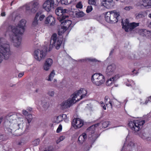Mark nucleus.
<instances>
[{
  "mask_svg": "<svg viewBox=\"0 0 151 151\" xmlns=\"http://www.w3.org/2000/svg\"><path fill=\"white\" fill-rule=\"evenodd\" d=\"M26 23L25 20H21L17 26H9L6 32V35L9 33L10 40L16 47H19L21 44V36L24 32Z\"/></svg>",
  "mask_w": 151,
  "mask_h": 151,
  "instance_id": "obj_1",
  "label": "nucleus"
},
{
  "mask_svg": "<svg viewBox=\"0 0 151 151\" xmlns=\"http://www.w3.org/2000/svg\"><path fill=\"white\" fill-rule=\"evenodd\" d=\"M87 93V91L86 89L84 88L81 89L74 93L71 98L64 101L61 103V107L63 109L70 107L73 104L84 98L86 96Z\"/></svg>",
  "mask_w": 151,
  "mask_h": 151,
  "instance_id": "obj_2",
  "label": "nucleus"
},
{
  "mask_svg": "<svg viewBox=\"0 0 151 151\" xmlns=\"http://www.w3.org/2000/svg\"><path fill=\"white\" fill-rule=\"evenodd\" d=\"M145 119L141 121L138 120L134 121L133 122L130 121L128 123V125L130 128L133 131H134L135 134L138 135L142 139H145L146 138L148 134L144 132H140L138 133L136 132L142 127L143 125L145 123Z\"/></svg>",
  "mask_w": 151,
  "mask_h": 151,
  "instance_id": "obj_3",
  "label": "nucleus"
},
{
  "mask_svg": "<svg viewBox=\"0 0 151 151\" xmlns=\"http://www.w3.org/2000/svg\"><path fill=\"white\" fill-rule=\"evenodd\" d=\"M0 53L6 60L8 59L12 54L9 45L6 44V40L3 38H0Z\"/></svg>",
  "mask_w": 151,
  "mask_h": 151,
  "instance_id": "obj_4",
  "label": "nucleus"
},
{
  "mask_svg": "<svg viewBox=\"0 0 151 151\" xmlns=\"http://www.w3.org/2000/svg\"><path fill=\"white\" fill-rule=\"evenodd\" d=\"M122 28L124 29L126 32H131L134 28L138 27L139 25V23L133 22L130 23H129L127 19H125L124 21L122 20Z\"/></svg>",
  "mask_w": 151,
  "mask_h": 151,
  "instance_id": "obj_5",
  "label": "nucleus"
},
{
  "mask_svg": "<svg viewBox=\"0 0 151 151\" xmlns=\"http://www.w3.org/2000/svg\"><path fill=\"white\" fill-rule=\"evenodd\" d=\"M142 147L138 145L137 144L132 142H130L127 144L124 143L122 151H140Z\"/></svg>",
  "mask_w": 151,
  "mask_h": 151,
  "instance_id": "obj_6",
  "label": "nucleus"
},
{
  "mask_svg": "<svg viewBox=\"0 0 151 151\" xmlns=\"http://www.w3.org/2000/svg\"><path fill=\"white\" fill-rule=\"evenodd\" d=\"M57 36L56 34H54L51 37L49 51L50 50L51 46L54 47L56 49L58 50L61 45L62 43L63 39L61 38L60 39L58 38H57Z\"/></svg>",
  "mask_w": 151,
  "mask_h": 151,
  "instance_id": "obj_7",
  "label": "nucleus"
},
{
  "mask_svg": "<svg viewBox=\"0 0 151 151\" xmlns=\"http://www.w3.org/2000/svg\"><path fill=\"white\" fill-rule=\"evenodd\" d=\"M59 0H47L43 4V8L47 12L50 11L52 8L54 9L58 5Z\"/></svg>",
  "mask_w": 151,
  "mask_h": 151,
  "instance_id": "obj_8",
  "label": "nucleus"
},
{
  "mask_svg": "<svg viewBox=\"0 0 151 151\" xmlns=\"http://www.w3.org/2000/svg\"><path fill=\"white\" fill-rule=\"evenodd\" d=\"M61 22V28L58 31L59 35H61V33H64L67 29L70 30L72 26L71 25L72 22L71 21L69 20H65L60 22Z\"/></svg>",
  "mask_w": 151,
  "mask_h": 151,
  "instance_id": "obj_9",
  "label": "nucleus"
},
{
  "mask_svg": "<svg viewBox=\"0 0 151 151\" xmlns=\"http://www.w3.org/2000/svg\"><path fill=\"white\" fill-rule=\"evenodd\" d=\"M91 81L93 83L97 86L102 84L105 81L104 76L100 73H95L91 77Z\"/></svg>",
  "mask_w": 151,
  "mask_h": 151,
  "instance_id": "obj_10",
  "label": "nucleus"
},
{
  "mask_svg": "<svg viewBox=\"0 0 151 151\" xmlns=\"http://www.w3.org/2000/svg\"><path fill=\"white\" fill-rule=\"evenodd\" d=\"M99 124V123L96 124L94 126H91L88 129L90 133L88 135L89 140L91 143H93L99 136L96 133H94V127H97Z\"/></svg>",
  "mask_w": 151,
  "mask_h": 151,
  "instance_id": "obj_11",
  "label": "nucleus"
},
{
  "mask_svg": "<svg viewBox=\"0 0 151 151\" xmlns=\"http://www.w3.org/2000/svg\"><path fill=\"white\" fill-rule=\"evenodd\" d=\"M68 11L66 9H63L61 7H58L55 10V13L58 16V19L60 22L65 19L67 16H65L64 14Z\"/></svg>",
  "mask_w": 151,
  "mask_h": 151,
  "instance_id": "obj_12",
  "label": "nucleus"
},
{
  "mask_svg": "<svg viewBox=\"0 0 151 151\" xmlns=\"http://www.w3.org/2000/svg\"><path fill=\"white\" fill-rule=\"evenodd\" d=\"M47 52V48L42 50H36L34 53L35 58L37 60L40 61L45 58Z\"/></svg>",
  "mask_w": 151,
  "mask_h": 151,
  "instance_id": "obj_13",
  "label": "nucleus"
},
{
  "mask_svg": "<svg viewBox=\"0 0 151 151\" xmlns=\"http://www.w3.org/2000/svg\"><path fill=\"white\" fill-rule=\"evenodd\" d=\"M84 124V122L79 118L74 119L72 122V125L75 129L81 127Z\"/></svg>",
  "mask_w": 151,
  "mask_h": 151,
  "instance_id": "obj_14",
  "label": "nucleus"
},
{
  "mask_svg": "<svg viewBox=\"0 0 151 151\" xmlns=\"http://www.w3.org/2000/svg\"><path fill=\"white\" fill-rule=\"evenodd\" d=\"M111 12V23H115L118 21V18L119 16V12H116L115 10L110 11Z\"/></svg>",
  "mask_w": 151,
  "mask_h": 151,
  "instance_id": "obj_15",
  "label": "nucleus"
},
{
  "mask_svg": "<svg viewBox=\"0 0 151 151\" xmlns=\"http://www.w3.org/2000/svg\"><path fill=\"white\" fill-rule=\"evenodd\" d=\"M116 66L114 64L109 65L107 67L106 73L107 76H109L113 74L116 70Z\"/></svg>",
  "mask_w": 151,
  "mask_h": 151,
  "instance_id": "obj_16",
  "label": "nucleus"
},
{
  "mask_svg": "<svg viewBox=\"0 0 151 151\" xmlns=\"http://www.w3.org/2000/svg\"><path fill=\"white\" fill-rule=\"evenodd\" d=\"M104 101L106 106L108 107L109 104L111 109L112 108L113 106H115V103L117 102L116 100H113L111 101L110 99L108 96L105 97Z\"/></svg>",
  "mask_w": 151,
  "mask_h": 151,
  "instance_id": "obj_17",
  "label": "nucleus"
},
{
  "mask_svg": "<svg viewBox=\"0 0 151 151\" xmlns=\"http://www.w3.org/2000/svg\"><path fill=\"white\" fill-rule=\"evenodd\" d=\"M87 139V135L86 133H83L78 137L77 143L79 145L83 144Z\"/></svg>",
  "mask_w": 151,
  "mask_h": 151,
  "instance_id": "obj_18",
  "label": "nucleus"
},
{
  "mask_svg": "<svg viewBox=\"0 0 151 151\" xmlns=\"http://www.w3.org/2000/svg\"><path fill=\"white\" fill-rule=\"evenodd\" d=\"M113 0H102L101 3L102 5L107 8H109L113 6Z\"/></svg>",
  "mask_w": 151,
  "mask_h": 151,
  "instance_id": "obj_19",
  "label": "nucleus"
},
{
  "mask_svg": "<svg viewBox=\"0 0 151 151\" xmlns=\"http://www.w3.org/2000/svg\"><path fill=\"white\" fill-rule=\"evenodd\" d=\"M55 18L52 16H48L45 21L46 24H49L51 26L54 25L55 23Z\"/></svg>",
  "mask_w": 151,
  "mask_h": 151,
  "instance_id": "obj_20",
  "label": "nucleus"
},
{
  "mask_svg": "<svg viewBox=\"0 0 151 151\" xmlns=\"http://www.w3.org/2000/svg\"><path fill=\"white\" fill-rule=\"evenodd\" d=\"M31 12L32 13H35L37 10L38 7V4L37 1H34L31 3Z\"/></svg>",
  "mask_w": 151,
  "mask_h": 151,
  "instance_id": "obj_21",
  "label": "nucleus"
},
{
  "mask_svg": "<svg viewBox=\"0 0 151 151\" xmlns=\"http://www.w3.org/2000/svg\"><path fill=\"white\" fill-rule=\"evenodd\" d=\"M22 116L19 114H17L16 115L14 114L10 117V119L13 120H16L17 122L22 121L23 120L22 118Z\"/></svg>",
  "mask_w": 151,
  "mask_h": 151,
  "instance_id": "obj_22",
  "label": "nucleus"
},
{
  "mask_svg": "<svg viewBox=\"0 0 151 151\" xmlns=\"http://www.w3.org/2000/svg\"><path fill=\"white\" fill-rule=\"evenodd\" d=\"M151 31H149L145 29H141L139 31L140 35L143 36H145L148 38Z\"/></svg>",
  "mask_w": 151,
  "mask_h": 151,
  "instance_id": "obj_23",
  "label": "nucleus"
},
{
  "mask_svg": "<svg viewBox=\"0 0 151 151\" xmlns=\"http://www.w3.org/2000/svg\"><path fill=\"white\" fill-rule=\"evenodd\" d=\"M145 13L143 12H140L138 13H136L135 15V18L136 19L139 20L142 19H143L145 18Z\"/></svg>",
  "mask_w": 151,
  "mask_h": 151,
  "instance_id": "obj_24",
  "label": "nucleus"
},
{
  "mask_svg": "<svg viewBox=\"0 0 151 151\" xmlns=\"http://www.w3.org/2000/svg\"><path fill=\"white\" fill-rule=\"evenodd\" d=\"M111 12L110 11L107 12L105 14V18L106 21L109 22L110 23L111 21Z\"/></svg>",
  "mask_w": 151,
  "mask_h": 151,
  "instance_id": "obj_25",
  "label": "nucleus"
},
{
  "mask_svg": "<svg viewBox=\"0 0 151 151\" xmlns=\"http://www.w3.org/2000/svg\"><path fill=\"white\" fill-rule=\"evenodd\" d=\"M40 13H37L36 16L34 18V20L32 22V25L35 26H37L38 24V20L37 19L39 17V16L40 14Z\"/></svg>",
  "mask_w": 151,
  "mask_h": 151,
  "instance_id": "obj_26",
  "label": "nucleus"
},
{
  "mask_svg": "<svg viewBox=\"0 0 151 151\" xmlns=\"http://www.w3.org/2000/svg\"><path fill=\"white\" fill-rule=\"evenodd\" d=\"M142 5L145 7L151 6V0H142Z\"/></svg>",
  "mask_w": 151,
  "mask_h": 151,
  "instance_id": "obj_27",
  "label": "nucleus"
},
{
  "mask_svg": "<svg viewBox=\"0 0 151 151\" xmlns=\"http://www.w3.org/2000/svg\"><path fill=\"white\" fill-rule=\"evenodd\" d=\"M55 75V73H54V70H52L48 78L46 79L49 81H51L52 79L53 78Z\"/></svg>",
  "mask_w": 151,
  "mask_h": 151,
  "instance_id": "obj_28",
  "label": "nucleus"
},
{
  "mask_svg": "<svg viewBox=\"0 0 151 151\" xmlns=\"http://www.w3.org/2000/svg\"><path fill=\"white\" fill-rule=\"evenodd\" d=\"M52 60L51 58H48L46 60L45 63H47V65L51 67L52 64Z\"/></svg>",
  "mask_w": 151,
  "mask_h": 151,
  "instance_id": "obj_29",
  "label": "nucleus"
},
{
  "mask_svg": "<svg viewBox=\"0 0 151 151\" xmlns=\"http://www.w3.org/2000/svg\"><path fill=\"white\" fill-rule=\"evenodd\" d=\"M52 60L51 58H48L46 60L45 63H47V65L51 67L52 64Z\"/></svg>",
  "mask_w": 151,
  "mask_h": 151,
  "instance_id": "obj_30",
  "label": "nucleus"
},
{
  "mask_svg": "<svg viewBox=\"0 0 151 151\" xmlns=\"http://www.w3.org/2000/svg\"><path fill=\"white\" fill-rule=\"evenodd\" d=\"M42 106L45 110H47L49 106V103L47 102H42Z\"/></svg>",
  "mask_w": 151,
  "mask_h": 151,
  "instance_id": "obj_31",
  "label": "nucleus"
},
{
  "mask_svg": "<svg viewBox=\"0 0 151 151\" xmlns=\"http://www.w3.org/2000/svg\"><path fill=\"white\" fill-rule=\"evenodd\" d=\"M60 1L62 4L68 5L71 3V1L68 0H59V2Z\"/></svg>",
  "mask_w": 151,
  "mask_h": 151,
  "instance_id": "obj_32",
  "label": "nucleus"
},
{
  "mask_svg": "<svg viewBox=\"0 0 151 151\" xmlns=\"http://www.w3.org/2000/svg\"><path fill=\"white\" fill-rule=\"evenodd\" d=\"M80 61L82 62H84L86 61H96L97 60L95 59H91L90 58H86L85 59H83L81 60Z\"/></svg>",
  "mask_w": 151,
  "mask_h": 151,
  "instance_id": "obj_33",
  "label": "nucleus"
},
{
  "mask_svg": "<svg viewBox=\"0 0 151 151\" xmlns=\"http://www.w3.org/2000/svg\"><path fill=\"white\" fill-rule=\"evenodd\" d=\"M76 17H81L84 15V13L82 12H77L76 13Z\"/></svg>",
  "mask_w": 151,
  "mask_h": 151,
  "instance_id": "obj_34",
  "label": "nucleus"
},
{
  "mask_svg": "<svg viewBox=\"0 0 151 151\" xmlns=\"http://www.w3.org/2000/svg\"><path fill=\"white\" fill-rule=\"evenodd\" d=\"M39 142L40 139H37L32 142V145H33V146H36L39 144Z\"/></svg>",
  "mask_w": 151,
  "mask_h": 151,
  "instance_id": "obj_35",
  "label": "nucleus"
},
{
  "mask_svg": "<svg viewBox=\"0 0 151 151\" xmlns=\"http://www.w3.org/2000/svg\"><path fill=\"white\" fill-rule=\"evenodd\" d=\"M88 3L90 5L93 6H96V0H88Z\"/></svg>",
  "mask_w": 151,
  "mask_h": 151,
  "instance_id": "obj_36",
  "label": "nucleus"
},
{
  "mask_svg": "<svg viewBox=\"0 0 151 151\" xmlns=\"http://www.w3.org/2000/svg\"><path fill=\"white\" fill-rule=\"evenodd\" d=\"M63 120V118H62L61 115H60L57 117L56 118V121L55 122H54L57 123H58L62 121Z\"/></svg>",
  "mask_w": 151,
  "mask_h": 151,
  "instance_id": "obj_37",
  "label": "nucleus"
},
{
  "mask_svg": "<svg viewBox=\"0 0 151 151\" xmlns=\"http://www.w3.org/2000/svg\"><path fill=\"white\" fill-rule=\"evenodd\" d=\"M109 124V122L108 121L103 122L102 124V127L104 128L107 127L108 126Z\"/></svg>",
  "mask_w": 151,
  "mask_h": 151,
  "instance_id": "obj_38",
  "label": "nucleus"
},
{
  "mask_svg": "<svg viewBox=\"0 0 151 151\" xmlns=\"http://www.w3.org/2000/svg\"><path fill=\"white\" fill-rule=\"evenodd\" d=\"M39 13L40 14H39V20L40 21H42L44 18L45 17V16L44 14H42L41 12H38L37 13Z\"/></svg>",
  "mask_w": 151,
  "mask_h": 151,
  "instance_id": "obj_39",
  "label": "nucleus"
},
{
  "mask_svg": "<svg viewBox=\"0 0 151 151\" xmlns=\"http://www.w3.org/2000/svg\"><path fill=\"white\" fill-rule=\"evenodd\" d=\"M114 81L113 80L112 78H110L106 81V84L107 86H110L112 83V82Z\"/></svg>",
  "mask_w": 151,
  "mask_h": 151,
  "instance_id": "obj_40",
  "label": "nucleus"
},
{
  "mask_svg": "<svg viewBox=\"0 0 151 151\" xmlns=\"http://www.w3.org/2000/svg\"><path fill=\"white\" fill-rule=\"evenodd\" d=\"M50 67L47 65V63H45L43 65V69L45 71L48 70Z\"/></svg>",
  "mask_w": 151,
  "mask_h": 151,
  "instance_id": "obj_41",
  "label": "nucleus"
},
{
  "mask_svg": "<svg viewBox=\"0 0 151 151\" xmlns=\"http://www.w3.org/2000/svg\"><path fill=\"white\" fill-rule=\"evenodd\" d=\"M93 9V8L91 6H88L87 7L86 12L87 13H88L91 12Z\"/></svg>",
  "mask_w": 151,
  "mask_h": 151,
  "instance_id": "obj_42",
  "label": "nucleus"
},
{
  "mask_svg": "<svg viewBox=\"0 0 151 151\" xmlns=\"http://www.w3.org/2000/svg\"><path fill=\"white\" fill-rule=\"evenodd\" d=\"M26 142V141L25 139H22L20 142L18 143V145H22L25 144Z\"/></svg>",
  "mask_w": 151,
  "mask_h": 151,
  "instance_id": "obj_43",
  "label": "nucleus"
},
{
  "mask_svg": "<svg viewBox=\"0 0 151 151\" xmlns=\"http://www.w3.org/2000/svg\"><path fill=\"white\" fill-rule=\"evenodd\" d=\"M126 84L127 86H133L135 85V83L133 81H131L129 82V84Z\"/></svg>",
  "mask_w": 151,
  "mask_h": 151,
  "instance_id": "obj_44",
  "label": "nucleus"
},
{
  "mask_svg": "<svg viewBox=\"0 0 151 151\" xmlns=\"http://www.w3.org/2000/svg\"><path fill=\"white\" fill-rule=\"evenodd\" d=\"M62 129V126L61 124H60L57 129L56 132L57 133L60 132Z\"/></svg>",
  "mask_w": 151,
  "mask_h": 151,
  "instance_id": "obj_45",
  "label": "nucleus"
},
{
  "mask_svg": "<svg viewBox=\"0 0 151 151\" xmlns=\"http://www.w3.org/2000/svg\"><path fill=\"white\" fill-rule=\"evenodd\" d=\"M149 102H151V96H150L147 98L145 101V104H147Z\"/></svg>",
  "mask_w": 151,
  "mask_h": 151,
  "instance_id": "obj_46",
  "label": "nucleus"
},
{
  "mask_svg": "<svg viewBox=\"0 0 151 151\" xmlns=\"http://www.w3.org/2000/svg\"><path fill=\"white\" fill-rule=\"evenodd\" d=\"M76 7L77 8L81 9L82 8V5L81 2H79L76 5Z\"/></svg>",
  "mask_w": 151,
  "mask_h": 151,
  "instance_id": "obj_47",
  "label": "nucleus"
},
{
  "mask_svg": "<svg viewBox=\"0 0 151 151\" xmlns=\"http://www.w3.org/2000/svg\"><path fill=\"white\" fill-rule=\"evenodd\" d=\"M22 113L25 116H27L28 115V112L25 110H23L22 111Z\"/></svg>",
  "mask_w": 151,
  "mask_h": 151,
  "instance_id": "obj_48",
  "label": "nucleus"
},
{
  "mask_svg": "<svg viewBox=\"0 0 151 151\" xmlns=\"http://www.w3.org/2000/svg\"><path fill=\"white\" fill-rule=\"evenodd\" d=\"M119 78V76L118 75H116L114 76L112 78L113 80H114V81L116 80Z\"/></svg>",
  "mask_w": 151,
  "mask_h": 151,
  "instance_id": "obj_49",
  "label": "nucleus"
},
{
  "mask_svg": "<svg viewBox=\"0 0 151 151\" xmlns=\"http://www.w3.org/2000/svg\"><path fill=\"white\" fill-rule=\"evenodd\" d=\"M6 130L10 132H12V131H15V129H12V128H10V127H6Z\"/></svg>",
  "mask_w": 151,
  "mask_h": 151,
  "instance_id": "obj_50",
  "label": "nucleus"
},
{
  "mask_svg": "<svg viewBox=\"0 0 151 151\" xmlns=\"http://www.w3.org/2000/svg\"><path fill=\"white\" fill-rule=\"evenodd\" d=\"M54 94V92L53 91H49L48 92V94L51 97L53 96Z\"/></svg>",
  "mask_w": 151,
  "mask_h": 151,
  "instance_id": "obj_51",
  "label": "nucleus"
},
{
  "mask_svg": "<svg viewBox=\"0 0 151 151\" xmlns=\"http://www.w3.org/2000/svg\"><path fill=\"white\" fill-rule=\"evenodd\" d=\"M33 118L32 114L29 113V123L31 121Z\"/></svg>",
  "mask_w": 151,
  "mask_h": 151,
  "instance_id": "obj_52",
  "label": "nucleus"
},
{
  "mask_svg": "<svg viewBox=\"0 0 151 151\" xmlns=\"http://www.w3.org/2000/svg\"><path fill=\"white\" fill-rule=\"evenodd\" d=\"M146 138L145 139V140H146L147 141H151V137L150 135H149L148 134L147 136L146 137Z\"/></svg>",
  "mask_w": 151,
  "mask_h": 151,
  "instance_id": "obj_53",
  "label": "nucleus"
},
{
  "mask_svg": "<svg viewBox=\"0 0 151 151\" xmlns=\"http://www.w3.org/2000/svg\"><path fill=\"white\" fill-rule=\"evenodd\" d=\"M23 9L26 10H28V5L27 4H25L23 7Z\"/></svg>",
  "mask_w": 151,
  "mask_h": 151,
  "instance_id": "obj_54",
  "label": "nucleus"
},
{
  "mask_svg": "<svg viewBox=\"0 0 151 151\" xmlns=\"http://www.w3.org/2000/svg\"><path fill=\"white\" fill-rule=\"evenodd\" d=\"M53 148L52 147H50L48 149L45 150L44 151H53Z\"/></svg>",
  "mask_w": 151,
  "mask_h": 151,
  "instance_id": "obj_55",
  "label": "nucleus"
},
{
  "mask_svg": "<svg viewBox=\"0 0 151 151\" xmlns=\"http://www.w3.org/2000/svg\"><path fill=\"white\" fill-rule=\"evenodd\" d=\"M132 9L131 6H128L125 7L124 9L127 11H129L130 9Z\"/></svg>",
  "mask_w": 151,
  "mask_h": 151,
  "instance_id": "obj_56",
  "label": "nucleus"
},
{
  "mask_svg": "<svg viewBox=\"0 0 151 151\" xmlns=\"http://www.w3.org/2000/svg\"><path fill=\"white\" fill-rule=\"evenodd\" d=\"M24 75V72H22L20 73H19L18 75V77L19 78H21Z\"/></svg>",
  "mask_w": 151,
  "mask_h": 151,
  "instance_id": "obj_57",
  "label": "nucleus"
},
{
  "mask_svg": "<svg viewBox=\"0 0 151 151\" xmlns=\"http://www.w3.org/2000/svg\"><path fill=\"white\" fill-rule=\"evenodd\" d=\"M65 138V137L64 136H61L60 137L59 139L61 141L63 140Z\"/></svg>",
  "mask_w": 151,
  "mask_h": 151,
  "instance_id": "obj_58",
  "label": "nucleus"
},
{
  "mask_svg": "<svg viewBox=\"0 0 151 151\" xmlns=\"http://www.w3.org/2000/svg\"><path fill=\"white\" fill-rule=\"evenodd\" d=\"M63 119H65V118H66L67 116L66 114H63L61 116Z\"/></svg>",
  "mask_w": 151,
  "mask_h": 151,
  "instance_id": "obj_59",
  "label": "nucleus"
},
{
  "mask_svg": "<svg viewBox=\"0 0 151 151\" xmlns=\"http://www.w3.org/2000/svg\"><path fill=\"white\" fill-rule=\"evenodd\" d=\"M151 116L149 115H147L144 116V118L146 119L147 118H149Z\"/></svg>",
  "mask_w": 151,
  "mask_h": 151,
  "instance_id": "obj_60",
  "label": "nucleus"
},
{
  "mask_svg": "<svg viewBox=\"0 0 151 151\" xmlns=\"http://www.w3.org/2000/svg\"><path fill=\"white\" fill-rule=\"evenodd\" d=\"M1 15L2 17L5 16V12H2L1 14Z\"/></svg>",
  "mask_w": 151,
  "mask_h": 151,
  "instance_id": "obj_61",
  "label": "nucleus"
},
{
  "mask_svg": "<svg viewBox=\"0 0 151 151\" xmlns=\"http://www.w3.org/2000/svg\"><path fill=\"white\" fill-rule=\"evenodd\" d=\"M114 49H112L110 52L109 55H111L114 52Z\"/></svg>",
  "mask_w": 151,
  "mask_h": 151,
  "instance_id": "obj_62",
  "label": "nucleus"
},
{
  "mask_svg": "<svg viewBox=\"0 0 151 151\" xmlns=\"http://www.w3.org/2000/svg\"><path fill=\"white\" fill-rule=\"evenodd\" d=\"M61 141L60 140L58 139L56 141V143L57 144H58L59 142H60Z\"/></svg>",
  "mask_w": 151,
  "mask_h": 151,
  "instance_id": "obj_63",
  "label": "nucleus"
},
{
  "mask_svg": "<svg viewBox=\"0 0 151 151\" xmlns=\"http://www.w3.org/2000/svg\"><path fill=\"white\" fill-rule=\"evenodd\" d=\"M102 107L104 109V110L106 109V106L105 105H104V106H103Z\"/></svg>",
  "mask_w": 151,
  "mask_h": 151,
  "instance_id": "obj_64",
  "label": "nucleus"
}]
</instances>
